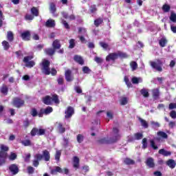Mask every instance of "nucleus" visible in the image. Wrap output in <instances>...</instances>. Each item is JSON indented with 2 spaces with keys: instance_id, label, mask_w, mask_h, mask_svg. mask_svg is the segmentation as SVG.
Returning a JSON list of instances; mask_svg holds the SVG:
<instances>
[{
  "instance_id": "nucleus-1",
  "label": "nucleus",
  "mask_w": 176,
  "mask_h": 176,
  "mask_svg": "<svg viewBox=\"0 0 176 176\" xmlns=\"http://www.w3.org/2000/svg\"><path fill=\"white\" fill-rule=\"evenodd\" d=\"M44 159L45 162H49L50 160V153L47 150L43 151V155L40 153H36L34 155V160H33V166L34 167H38L39 166V162Z\"/></svg>"
},
{
  "instance_id": "nucleus-2",
  "label": "nucleus",
  "mask_w": 176,
  "mask_h": 176,
  "mask_svg": "<svg viewBox=\"0 0 176 176\" xmlns=\"http://www.w3.org/2000/svg\"><path fill=\"white\" fill-rule=\"evenodd\" d=\"M113 133L114 134V138L113 139L109 138H103L98 141V144H113V142H116V141L120 138V135L118 133L119 129L113 128Z\"/></svg>"
},
{
  "instance_id": "nucleus-3",
  "label": "nucleus",
  "mask_w": 176,
  "mask_h": 176,
  "mask_svg": "<svg viewBox=\"0 0 176 176\" xmlns=\"http://www.w3.org/2000/svg\"><path fill=\"white\" fill-rule=\"evenodd\" d=\"M50 65V62L49 60L44 59L42 62V72L43 74H45V75H52L54 76L56 74H57V70L56 69H52L50 72V68H49V66Z\"/></svg>"
},
{
  "instance_id": "nucleus-4",
  "label": "nucleus",
  "mask_w": 176,
  "mask_h": 176,
  "mask_svg": "<svg viewBox=\"0 0 176 176\" xmlns=\"http://www.w3.org/2000/svg\"><path fill=\"white\" fill-rule=\"evenodd\" d=\"M8 151H9V147L4 144H1L0 146V166L5 164L6 162V157H8Z\"/></svg>"
},
{
  "instance_id": "nucleus-5",
  "label": "nucleus",
  "mask_w": 176,
  "mask_h": 176,
  "mask_svg": "<svg viewBox=\"0 0 176 176\" xmlns=\"http://www.w3.org/2000/svg\"><path fill=\"white\" fill-rule=\"evenodd\" d=\"M151 66L155 71H158V72H162L163 71V68L162 65H163V61L161 59H157L155 61H151L150 63Z\"/></svg>"
},
{
  "instance_id": "nucleus-6",
  "label": "nucleus",
  "mask_w": 176,
  "mask_h": 176,
  "mask_svg": "<svg viewBox=\"0 0 176 176\" xmlns=\"http://www.w3.org/2000/svg\"><path fill=\"white\" fill-rule=\"evenodd\" d=\"M33 57L32 56H25L23 58V62L25 63V66L28 67V68H32L34 65H35V62L34 60H32Z\"/></svg>"
},
{
  "instance_id": "nucleus-7",
  "label": "nucleus",
  "mask_w": 176,
  "mask_h": 176,
  "mask_svg": "<svg viewBox=\"0 0 176 176\" xmlns=\"http://www.w3.org/2000/svg\"><path fill=\"white\" fill-rule=\"evenodd\" d=\"M12 104L14 107H16V108H20V107H23V105H24V100L15 98L12 101Z\"/></svg>"
},
{
  "instance_id": "nucleus-8",
  "label": "nucleus",
  "mask_w": 176,
  "mask_h": 176,
  "mask_svg": "<svg viewBox=\"0 0 176 176\" xmlns=\"http://www.w3.org/2000/svg\"><path fill=\"white\" fill-rule=\"evenodd\" d=\"M65 113V119H69V118H72V115H74V108L71 107H67Z\"/></svg>"
},
{
  "instance_id": "nucleus-9",
  "label": "nucleus",
  "mask_w": 176,
  "mask_h": 176,
  "mask_svg": "<svg viewBox=\"0 0 176 176\" xmlns=\"http://www.w3.org/2000/svg\"><path fill=\"white\" fill-rule=\"evenodd\" d=\"M21 36L23 41H30L31 38V32L30 30L25 31L21 33Z\"/></svg>"
},
{
  "instance_id": "nucleus-10",
  "label": "nucleus",
  "mask_w": 176,
  "mask_h": 176,
  "mask_svg": "<svg viewBox=\"0 0 176 176\" xmlns=\"http://www.w3.org/2000/svg\"><path fill=\"white\" fill-rule=\"evenodd\" d=\"M10 171L13 174V175H16V174L19 173V167L16 164H12L9 167Z\"/></svg>"
},
{
  "instance_id": "nucleus-11",
  "label": "nucleus",
  "mask_w": 176,
  "mask_h": 176,
  "mask_svg": "<svg viewBox=\"0 0 176 176\" xmlns=\"http://www.w3.org/2000/svg\"><path fill=\"white\" fill-rule=\"evenodd\" d=\"M118 58V53H111L106 58V61H113Z\"/></svg>"
},
{
  "instance_id": "nucleus-12",
  "label": "nucleus",
  "mask_w": 176,
  "mask_h": 176,
  "mask_svg": "<svg viewBox=\"0 0 176 176\" xmlns=\"http://www.w3.org/2000/svg\"><path fill=\"white\" fill-rule=\"evenodd\" d=\"M146 164L150 168H153V167H155V162L153 161L152 157L147 158L146 161Z\"/></svg>"
},
{
  "instance_id": "nucleus-13",
  "label": "nucleus",
  "mask_w": 176,
  "mask_h": 176,
  "mask_svg": "<svg viewBox=\"0 0 176 176\" xmlns=\"http://www.w3.org/2000/svg\"><path fill=\"white\" fill-rule=\"evenodd\" d=\"M168 41H167V38L166 37H162L160 41H159V45L161 46V47H165L166 45H167V43Z\"/></svg>"
},
{
  "instance_id": "nucleus-14",
  "label": "nucleus",
  "mask_w": 176,
  "mask_h": 176,
  "mask_svg": "<svg viewBox=\"0 0 176 176\" xmlns=\"http://www.w3.org/2000/svg\"><path fill=\"white\" fill-rule=\"evenodd\" d=\"M56 25V22L53 19H48L45 23V27L52 28Z\"/></svg>"
},
{
  "instance_id": "nucleus-15",
  "label": "nucleus",
  "mask_w": 176,
  "mask_h": 176,
  "mask_svg": "<svg viewBox=\"0 0 176 176\" xmlns=\"http://www.w3.org/2000/svg\"><path fill=\"white\" fill-rule=\"evenodd\" d=\"M166 164L170 168H175L176 163L174 160H168L166 162Z\"/></svg>"
},
{
  "instance_id": "nucleus-16",
  "label": "nucleus",
  "mask_w": 176,
  "mask_h": 176,
  "mask_svg": "<svg viewBox=\"0 0 176 176\" xmlns=\"http://www.w3.org/2000/svg\"><path fill=\"white\" fill-rule=\"evenodd\" d=\"M65 79L67 82L74 80V78L71 76V70H67L65 72Z\"/></svg>"
},
{
  "instance_id": "nucleus-17",
  "label": "nucleus",
  "mask_w": 176,
  "mask_h": 176,
  "mask_svg": "<svg viewBox=\"0 0 176 176\" xmlns=\"http://www.w3.org/2000/svg\"><path fill=\"white\" fill-rule=\"evenodd\" d=\"M73 166L74 168H79V157L76 156L73 157Z\"/></svg>"
},
{
  "instance_id": "nucleus-18",
  "label": "nucleus",
  "mask_w": 176,
  "mask_h": 176,
  "mask_svg": "<svg viewBox=\"0 0 176 176\" xmlns=\"http://www.w3.org/2000/svg\"><path fill=\"white\" fill-rule=\"evenodd\" d=\"M131 81L133 85H138V83L142 82V78L141 77H133Z\"/></svg>"
},
{
  "instance_id": "nucleus-19",
  "label": "nucleus",
  "mask_w": 176,
  "mask_h": 176,
  "mask_svg": "<svg viewBox=\"0 0 176 176\" xmlns=\"http://www.w3.org/2000/svg\"><path fill=\"white\" fill-rule=\"evenodd\" d=\"M74 60H76V63H78V64H80V65H83L84 61L82 56L78 55L74 56Z\"/></svg>"
},
{
  "instance_id": "nucleus-20",
  "label": "nucleus",
  "mask_w": 176,
  "mask_h": 176,
  "mask_svg": "<svg viewBox=\"0 0 176 176\" xmlns=\"http://www.w3.org/2000/svg\"><path fill=\"white\" fill-rule=\"evenodd\" d=\"M8 90L9 89L8 88V86H6V85H3V86L0 89L1 93L2 94H4V96H7L8 95Z\"/></svg>"
},
{
  "instance_id": "nucleus-21",
  "label": "nucleus",
  "mask_w": 176,
  "mask_h": 176,
  "mask_svg": "<svg viewBox=\"0 0 176 176\" xmlns=\"http://www.w3.org/2000/svg\"><path fill=\"white\" fill-rule=\"evenodd\" d=\"M78 34L84 36H87V30L85 28H79Z\"/></svg>"
},
{
  "instance_id": "nucleus-22",
  "label": "nucleus",
  "mask_w": 176,
  "mask_h": 176,
  "mask_svg": "<svg viewBox=\"0 0 176 176\" xmlns=\"http://www.w3.org/2000/svg\"><path fill=\"white\" fill-rule=\"evenodd\" d=\"M160 155H162L163 156H170L171 155V152L167 151L164 150V148H162L159 151Z\"/></svg>"
},
{
  "instance_id": "nucleus-23",
  "label": "nucleus",
  "mask_w": 176,
  "mask_h": 176,
  "mask_svg": "<svg viewBox=\"0 0 176 176\" xmlns=\"http://www.w3.org/2000/svg\"><path fill=\"white\" fill-rule=\"evenodd\" d=\"M62 15H63V17H64V19H69V20H75L74 15L72 14L70 16H68V14L65 12H63Z\"/></svg>"
},
{
  "instance_id": "nucleus-24",
  "label": "nucleus",
  "mask_w": 176,
  "mask_h": 176,
  "mask_svg": "<svg viewBox=\"0 0 176 176\" xmlns=\"http://www.w3.org/2000/svg\"><path fill=\"white\" fill-rule=\"evenodd\" d=\"M43 102L44 104H46V105H50V104H52V98H50V96H45L43 99Z\"/></svg>"
},
{
  "instance_id": "nucleus-25",
  "label": "nucleus",
  "mask_w": 176,
  "mask_h": 176,
  "mask_svg": "<svg viewBox=\"0 0 176 176\" xmlns=\"http://www.w3.org/2000/svg\"><path fill=\"white\" fill-rule=\"evenodd\" d=\"M52 46L54 49H60L61 47V44L60 43V41L55 40L52 43Z\"/></svg>"
},
{
  "instance_id": "nucleus-26",
  "label": "nucleus",
  "mask_w": 176,
  "mask_h": 176,
  "mask_svg": "<svg viewBox=\"0 0 176 176\" xmlns=\"http://www.w3.org/2000/svg\"><path fill=\"white\" fill-rule=\"evenodd\" d=\"M129 98L127 97H122L121 98L120 102L121 104V105H127V104L129 103Z\"/></svg>"
},
{
  "instance_id": "nucleus-27",
  "label": "nucleus",
  "mask_w": 176,
  "mask_h": 176,
  "mask_svg": "<svg viewBox=\"0 0 176 176\" xmlns=\"http://www.w3.org/2000/svg\"><path fill=\"white\" fill-rule=\"evenodd\" d=\"M50 10L52 14H54V13H56V4H54V3H51L50 4Z\"/></svg>"
},
{
  "instance_id": "nucleus-28",
  "label": "nucleus",
  "mask_w": 176,
  "mask_h": 176,
  "mask_svg": "<svg viewBox=\"0 0 176 176\" xmlns=\"http://www.w3.org/2000/svg\"><path fill=\"white\" fill-rule=\"evenodd\" d=\"M58 130L59 131V133H63L65 132V128L64 126H63V124H61V122H58Z\"/></svg>"
},
{
  "instance_id": "nucleus-29",
  "label": "nucleus",
  "mask_w": 176,
  "mask_h": 176,
  "mask_svg": "<svg viewBox=\"0 0 176 176\" xmlns=\"http://www.w3.org/2000/svg\"><path fill=\"white\" fill-rule=\"evenodd\" d=\"M21 144L24 145V146H32L34 145L32 142H31V140H25L23 141H21Z\"/></svg>"
},
{
  "instance_id": "nucleus-30",
  "label": "nucleus",
  "mask_w": 176,
  "mask_h": 176,
  "mask_svg": "<svg viewBox=\"0 0 176 176\" xmlns=\"http://www.w3.org/2000/svg\"><path fill=\"white\" fill-rule=\"evenodd\" d=\"M160 92L158 89H155L153 90V97L155 98V100H157L159 98Z\"/></svg>"
},
{
  "instance_id": "nucleus-31",
  "label": "nucleus",
  "mask_w": 176,
  "mask_h": 176,
  "mask_svg": "<svg viewBox=\"0 0 176 176\" xmlns=\"http://www.w3.org/2000/svg\"><path fill=\"white\" fill-rule=\"evenodd\" d=\"M130 67H131L132 71H135V69H137V68H138V65L137 64V63L135 61H132L130 63Z\"/></svg>"
},
{
  "instance_id": "nucleus-32",
  "label": "nucleus",
  "mask_w": 176,
  "mask_h": 176,
  "mask_svg": "<svg viewBox=\"0 0 176 176\" xmlns=\"http://www.w3.org/2000/svg\"><path fill=\"white\" fill-rule=\"evenodd\" d=\"M45 115H49V113H52L53 112V108L50 107H47L46 109H43Z\"/></svg>"
},
{
  "instance_id": "nucleus-33",
  "label": "nucleus",
  "mask_w": 176,
  "mask_h": 176,
  "mask_svg": "<svg viewBox=\"0 0 176 176\" xmlns=\"http://www.w3.org/2000/svg\"><path fill=\"white\" fill-rule=\"evenodd\" d=\"M7 39L9 41V42L13 41L14 37H13V32L9 31L7 33Z\"/></svg>"
},
{
  "instance_id": "nucleus-34",
  "label": "nucleus",
  "mask_w": 176,
  "mask_h": 176,
  "mask_svg": "<svg viewBox=\"0 0 176 176\" xmlns=\"http://www.w3.org/2000/svg\"><path fill=\"white\" fill-rule=\"evenodd\" d=\"M139 120H140V122L141 123V125L143 127H144V129H148V122L146 120H143L141 118H139Z\"/></svg>"
},
{
  "instance_id": "nucleus-35",
  "label": "nucleus",
  "mask_w": 176,
  "mask_h": 176,
  "mask_svg": "<svg viewBox=\"0 0 176 176\" xmlns=\"http://www.w3.org/2000/svg\"><path fill=\"white\" fill-rule=\"evenodd\" d=\"M51 101H54L55 104H60V100H58V96L57 95H53L52 97L51 98Z\"/></svg>"
},
{
  "instance_id": "nucleus-36",
  "label": "nucleus",
  "mask_w": 176,
  "mask_h": 176,
  "mask_svg": "<svg viewBox=\"0 0 176 176\" xmlns=\"http://www.w3.org/2000/svg\"><path fill=\"white\" fill-rule=\"evenodd\" d=\"M124 163L125 164H128V165H130V164H134L135 162H134V160L130 159V158H125L124 160Z\"/></svg>"
},
{
  "instance_id": "nucleus-37",
  "label": "nucleus",
  "mask_w": 176,
  "mask_h": 176,
  "mask_svg": "<svg viewBox=\"0 0 176 176\" xmlns=\"http://www.w3.org/2000/svg\"><path fill=\"white\" fill-rule=\"evenodd\" d=\"M83 140H85V136H83V135L78 134L77 135V142H78V144H82V142H83Z\"/></svg>"
},
{
  "instance_id": "nucleus-38",
  "label": "nucleus",
  "mask_w": 176,
  "mask_h": 176,
  "mask_svg": "<svg viewBox=\"0 0 176 176\" xmlns=\"http://www.w3.org/2000/svg\"><path fill=\"white\" fill-rule=\"evenodd\" d=\"M31 13L34 14V16H38L39 15V11L38 10V8L33 7L31 9Z\"/></svg>"
},
{
  "instance_id": "nucleus-39",
  "label": "nucleus",
  "mask_w": 176,
  "mask_h": 176,
  "mask_svg": "<svg viewBox=\"0 0 176 176\" xmlns=\"http://www.w3.org/2000/svg\"><path fill=\"white\" fill-rule=\"evenodd\" d=\"M2 45H3L4 50H8L10 47V45H9V42H8L6 41H3L2 42Z\"/></svg>"
},
{
  "instance_id": "nucleus-40",
  "label": "nucleus",
  "mask_w": 176,
  "mask_h": 176,
  "mask_svg": "<svg viewBox=\"0 0 176 176\" xmlns=\"http://www.w3.org/2000/svg\"><path fill=\"white\" fill-rule=\"evenodd\" d=\"M141 95L144 97H149V93L148 92V90L143 89L140 91Z\"/></svg>"
},
{
  "instance_id": "nucleus-41",
  "label": "nucleus",
  "mask_w": 176,
  "mask_h": 176,
  "mask_svg": "<svg viewBox=\"0 0 176 176\" xmlns=\"http://www.w3.org/2000/svg\"><path fill=\"white\" fill-rule=\"evenodd\" d=\"M63 169L58 166H56L55 169L51 170L52 174H56V173H62Z\"/></svg>"
},
{
  "instance_id": "nucleus-42",
  "label": "nucleus",
  "mask_w": 176,
  "mask_h": 176,
  "mask_svg": "<svg viewBox=\"0 0 176 176\" xmlns=\"http://www.w3.org/2000/svg\"><path fill=\"white\" fill-rule=\"evenodd\" d=\"M54 49L53 48H48L47 50H45V53L47 54H49V56H53V54H54Z\"/></svg>"
},
{
  "instance_id": "nucleus-43",
  "label": "nucleus",
  "mask_w": 176,
  "mask_h": 176,
  "mask_svg": "<svg viewBox=\"0 0 176 176\" xmlns=\"http://www.w3.org/2000/svg\"><path fill=\"white\" fill-rule=\"evenodd\" d=\"M169 19L172 23H176V14L171 12Z\"/></svg>"
},
{
  "instance_id": "nucleus-44",
  "label": "nucleus",
  "mask_w": 176,
  "mask_h": 176,
  "mask_svg": "<svg viewBox=\"0 0 176 176\" xmlns=\"http://www.w3.org/2000/svg\"><path fill=\"white\" fill-rule=\"evenodd\" d=\"M69 49H74V47H75V39L72 38L69 40Z\"/></svg>"
},
{
  "instance_id": "nucleus-45",
  "label": "nucleus",
  "mask_w": 176,
  "mask_h": 176,
  "mask_svg": "<svg viewBox=\"0 0 176 176\" xmlns=\"http://www.w3.org/2000/svg\"><path fill=\"white\" fill-rule=\"evenodd\" d=\"M82 72L83 74H90V72H91V69H90L89 67L85 66L82 67Z\"/></svg>"
},
{
  "instance_id": "nucleus-46",
  "label": "nucleus",
  "mask_w": 176,
  "mask_h": 176,
  "mask_svg": "<svg viewBox=\"0 0 176 176\" xmlns=\"http://www.w3.org/2000/svg\"><path fill=\"white\" fill-rule=\"evenodd\" d=\"M170 6H168L167 4L164 5L162 7V10L164 12H165V13L170 12Z\"/></svg>"
},
{
  "instance_id": "nucleus-47",
  "label": "nucleus",
  "mask_w": 176,
  "mask_h": 176,
  "mask_svg": "<svg viewBox=\"0 0 176 176\" xmlns=\"http://www.w3.org/2000/svg\"><path fill=\"white\" fill-rule=\"evenodd\" d=\"M118 57H120L121 58H127L128 56L126 53H123V52H118Z\"/></svg>"
},
{
  "instance_id": "nucleus-48",
  "label": "nucleus",
  "mask_w": 176,
  "mask_h": 176,
  "mask_svg": "<svg viewBox=\"0 0 176 176\" xmlns=\"http://www.w3.org/2000/svg\"><path fill=\"white\" fill-rule=\"evenodd\" d=\"M100 24H102V19L99 18L94 21V25H96V27H98Z\"/></svg>"
},
{
  "instance_id": "nucleus-49",
  "label": "nucleus",
  "mask_w": 176,
  "mask_h": 176,
  "mask_svg": "<svg viewBox=\"0 0 176 176\" xmlns=\"http://www.w3.org/2000/svg\"><path fill=\"white\" fill-rule=\"evenodd\" d=\"M23 157L25 162H30V159L31 157V154L30 153H26L23 156Z\"/></svg>"
},
{
  "instance_id": "nucleus-50",
  "label": "nucleus",
  "mask_w": 176,
  "mask_h": 176,
  "mask_svg": "<svg viewBox=\"0 0 176 176\" xmlns=\"http://www.w3.org/2000/svg\"><path fill=\"white\" fill-rule=\"evenodd\" d=\"M60 156H61V151H56V155H55V160H57V162H58L60 160Z\"/></svg>"
},
{
  "instance_id": "nucleus-51",
  "label": "nucleus",
  "mask_w": 176,
  "mask_h": 176,
  "mask_svg": "<svg viewBox=\"0 0 176 176\" xmlns=\"http://www.w3.org/2000/svg\"><path fill=\"white\" fill-rule=\"evenodd\" d=\"M100 45L101 47H103L104 49V50H109V45H108V44H107L104 42H100Z\"/></svg>"
},
{
  "instance_id": "nucleus-52",
  "label": "nucleus",
  "mask_w": 176,
  "mask_h": 176,
  "mask_svg": "<svg viewBox=\"0 0 176 176\" xmlns=\"http://www.w3.org/2000/svg\"><path fill=\"white\" fill-rule=\"evenodd\" d=\"M157 135H159L160 137H162V138H167L168 137L167 133L163 131L157 132Z\"/></svg>"
},
{
  "instance_id": "nucleus-53",
  "label": "nucleus",
  "mask_w": 176,
  "mask_h": 176,
  "mask_svg": "<svg viewBox=\"0 0 176 176\" xmlns=\"http://www.w3.org/2000/svg\"><path fill=\"white\" fill-rule=\"evenodd\" d=\"M124 82L128 87H131L132 85H131V82H130V80H129L128 76L124 77Z\"/></svg>"
},
{
  "instance_id": "nucleus-54",
  "label": "nucleus",
  "mask_w": 176,
  "mask_h": 176,
  "mask_svg": "<svg viewBox=\"0 0 176 176\" xmlns=\"http://www.w3.org/2000/svg\"><path fill=\"white\" fill-rule=\"evenodd\" d=\"M89 10L91 13H96L97 12V8L96 7V5H92L89 8Z\"/></svg>"
},
{
  "instance_id": "nucleus-55",
  "label": "nucleus",
  "mask_w": 176,
  "mask_h": 176,
  "mask_svg": "<svg viewBox=\"0 0 176 176\" xmlns=\"http://www.w3.org/2000/svg\"><path fill=\"white\" fill-rule=\"evenodd\" d=\"M85 36H82V35H79L78 36V38L81 42V43H87V41H86V38H85Z\"/></svg>"
},
{
  "instance_id": "nucleus-56",
  "label": "nucleus",
  "mask_w": 176,
  "mask_h": 176,
  "mask_svg": "<svg viewBox=\"0 0 176 176\" xmlns=\"http://www.w3.org/2000/svg\"><path fill=\"white\" fill-rule=\"evenodd\" d=\"M146 138H144L142 140V148L143 149H146L147 146H148V143L146 142Z\"/></svg>"
},
{
  "instance_id": "nucleus-57",
  "label": "nucleus",
  "mask_w": 176,
  "mask_h": 176,
  "mask_svg": "<svg viewBox=\"0 0 176 176\" xmlns=\"http://www.w3.org/2000/svg\"><path fill=\"white\" fill-rule=\"evenodd\" d=\"M61 23L64 25L65 28H66V30H69V25L68 23H67V21H65L64 19H62Z\"/></svg>"
},
{
  "instance_id": "nucleus-58",
  "label": "nucleus",
  "mask_w": 176,
  "mask_h": 176,
  "mask_svg": "<svg viewBox=\"0 0 176 176\" xmlns=\"http://www.w3.org/2000/svg\"><path fill=\"white\" fill-rule=\"evenodd\" d=\"M57 82L58 85H63L64 83V78L60 76L57 79Z\"/></svg>"
},
{
  "instance_id": "nucleus-59",
  "label": "nucleus",
  "mask_w": 176,
  "mask_h": 176,
  "mask_svg": "<svg viewBox=\"0 0 176 176\" xmlns=\"http://www.w3.org/2000/svg\"><path fill=\"white\" fill-rule=\"evenodd\" d=\"M142 133H137L135 134V140H142Z\"/></svg>"
},
{
  "instance_id": "nucleus-60",
  "label": "nucleus",
  "mask_w": 176,
  "mask_h": 176,
  "mask_svg": "<svg viewBox=\"0 0 176 176\" xmlns=\"http://www.w3.org/2000/svg\"><path fill=\"white\" fill-rule=\"evenodd\" d=\"M46 131L45 129H37L38 135H43Z\"/></svg>"
},
{
  "instance_id": "nucleus-61",
  "label": "nucleus",
  "mask_w": 176,
  "mask_h": 176,
  "mask_svg": "<svg viewBox=\"0 0 176 176\" xmlns=\"http://www.w3.org/2000/svg\"><path fill=\"white\" fill-rule=\"evenodd\" d=\"M150 144H151V146L153 149H155V150L157 149V146H156V144H155V141H153V140H150Z\"/></svg>"
},
{
  "instance_id": "nucleus-62",
  "label": "nucleus",
  "mask_w": 176,
  "mask_h": 176,
  "mask_svg": "<svg viewBox=\"0 0 176 176\" xmlns=\"http://www.w3.org/2000/svg\"><path fill=\"white\" fill-rule=\"evenodd\" d=\"M17 157V155L14 153H12L9 156L10 160H14Z\"/></svg>"
},
{
  "instance_id": "nucleus-63",
  "label": "nucleus",
  "mask_w": 176,
  "mask_h": 176,
  "mask_svg": "<svg viewBox=\"0 0 176 176\" xmlns=\"http://www.w3.org/2000/svg\"><path fill=\"white\" fill-rule=\"evenodd\" d=\"M151 124H152L153 126L157 128V127H160V124L159 122H156L155 121H151Z\"/></svg>"
},
{
  "instance_id": "nucleus-64",
  "label": "nucleus",
  "mask_w": 176,
  "mask_h": 176,
  "mask_svg": "<svg viewBox=\"0 0 176 176\" xmlns=\"http://www.w3.org/2000/svg\"><path fill=\"white\" fill-rule=\"evenodd\" d=\"M170 118H172V119H176V112H175V111H170Z\"/></svg>"
}]
</instances>
